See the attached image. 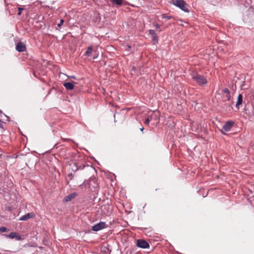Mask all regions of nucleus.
<instances>
[{"mask_svg": "<svg viewBox=\"0 0 254 254\" xmlns=\"http://www.w3.org/2000/svg\"><path fill=\"white\" fill-rule=\"evenodd\" d=\"M84 184L86 186H87L90 188L92 192L97 193L99 190V185L97 183V181L95 179L90 178L86 182L85 181Z\"/></svg>", "mask_w": 254, "mask_h": 254, "instance_id": "nucleus-1", "label": "nucleus"}, {"mask_svg": "<svg viewBox=\"0 0 254 254\" xmlns=\"http://www.w3.org/2000/svg\"><path fill=\"white\" fill-rule=\"evenodd\" d=\"M171 2L185 12H189L190 11L187 7V4L184 0H171Z\"/></svg>", "mask_w": 254, "mask_h": 254, "instance_id": "nucleus-2", "label": "nucleus"}, {"mask_svg": "<svg viewBox=\"0 0 254 254\" xmlns=\"http://www.w3.org/2000/svg\"><path fill=\"white\" fill-rule=\"evenodd\" d=\"M192 79L200 86L204 85L207 82L206 78L204 76L198 74L193 75Z\"/></svg>", "mask_w": 254, "mask_h": 254, "instance_id": "nucleus-3", "label": "nucleus"}, {"mask_svg": "<svg viewBox=\"0 0 254 254\" xmlns=\"http://www.w3.org/2000/svg\"><path fill=\"white\" fill-rule=\"evenodd\" d=\"M234 125V122L233 121H227L225 125H223L221 131L222 133L225 134L224 132H228L231 129V128Z\"/></svg>", "mask_w": 254, "mask_h": 254, "instance_id": "nucleus-4", "label": "nucleus"}, {"mask_svg": "<svg viewBox=\"0 0 254 254\" xmlns=\"http://www.w3.org/2000/svg\"><path fill=\"white\" fill-rule=\"evenodd\" d=\"M107 227V225L105 222H100L98 223L95 224L92 226V230L93 231H98L103 229H104Z\"/></svg>", "mask_w": 254, "mask_h": 254, "instance_id": "nucleus-5", "label": "nucleus"}, {"mask_svg": "<svg viewBox=\"0 0 254 254\" xmlns=\"http://www.w3.org/2000/svg\"><path fill=\"white\" fill-rule=\"evenodd\" d=\"M159 119V115H157L155 112H153L151 115H149L147 119L144 121V124L146 125H149V123L152 120H158Z\"/></svg>", "mask_w": 254, "mask_h": 254, "instance_id": "nucleus-6", "label": "nucleus"}, {"mask_svg": "<svg viewBox=\"0 0 254 254\" xmlns=\"http://www.w3.org/2000/svg\"><path fill=\"white\" fill-rule=\"evenodd\" d=\"M136 246L142 249H146L149 247V244L145 240L139 239L136 241Z\"/></svg>", "mask_w": 254, "mask_h": 254, "instance_id": "nucleus-7", "label": "nucleus"}, {"mask_svg": "<svg viewBox=\"0 0 254 254\" xmlns=\"http://www.w3.org/2000/svg\"><path fill=\"white\" fill-rule=\"evenodd\" d=\"M6 238L10 239H16V240L20 241L23 240L21 237L16 232H11L8 235H4Z\"/></svg>", "mask_w": 254, "mask_h": 254, "instance_id": "nucleus-8", "label": "nucleus"}, {"mask_svg": "<svg viewBox=\"0 0 254 254\" xmlns=\"http://www.w3.org/2000/svg\"><path fill=\"white\" fill-rule=\"evenodd\" d=\"M16 50L19 52H22L26 51V48L23 43L19 42L16 45Z\"/></svg>", "mask_w": 254, "mask_h": 254, "instance_id": "nucleus-9", "label": "nucleus"}, {"mask_svg": "<svg viewBox=\"0 0 254 254\" xmlns=\"http://www.w3.org/2000/svg\"><path fill=\"white\" fill-rule=\"evenodd\" d=\"M77 196V193L76 192H73L70 193V194L65 196L64 198V201L65 202H68Z\"/></svg>", "mask_w": 254, "mask_h": 254, "instance_id": "nucleus-10", "label": "nucleus"}, {"mask_svg": "<svg viewBox=\"0 0 254 254\" xmlns=\"http://www.w3.org/2000/svg\"><path fill=\"white\" fill-rule=\"evenodd\" d=\"M75 82H64L63 84L64 86L67 89L71 90L74 88V84H75Z\"/></svg>", "mask_w": 254, "mask_h": 254, "instance_id": "nucleus-11", "label": "nucleus"}, {"mask_svg": "<svg viewBox=\"0 0 254 254\" xmlns=\"http://www.w3.org/2000/svg\"><path fill=\"white\" fill-rule=\"evenodd\" d=\"M71 165V170L72 171H73L74 172H75L76 171H77L78 170H83L84 169V168L85 167V166H78L77 164L76 163H73V165H71V164L70 165Z\"/></svg>", "mask_w": 254, "mask_h": 254, "instance_id": "nucleus-12", "label": "nucleus"}, {"mask_svg": "<svg viewBox=\"0 0 254 254\" xmlns=\"http://www.w3.org/2000/svg\"><path fill=\"white\" fill-rule=\"evenodd\" d=\"M33 214L31 213H28L24 215H23L19 218V220L26 221L32 217Z\"/></svg>", "mask_w": 254, "mask_h": 254, "instance_id": "nucleus-13", "label": "nucleus"}, {"mask_svg": "<svg viewBox=\"0 0 254 254\" xmlns=\"http://www.w3.org/2000/svg\"><path fill=\"white\" fill-rule=\"evenodd\" d=\"M243 95L241 94H240L238 95V98H237V101L236 103V107L237 109H239V106L241 105L242 104L243 102Z\"/></svg>", "mask_w": 254, "mask_h": 254, "instance_id": "nucleus-14", "label": "nucleus"}, {"mask_svg": "<svg viewBox=\"0 0 254 254\" xmlns=\"http://www.w3.org/2000/svg\"><path fill=\"white\" fill-rule=\"evenodd\" d=\"M222 92L223 93L226 94V97L227 98V100L229 101L231 99V95L229 90L228 88H225L223 90Z\"/></svg>", "mask_w": 254, "mask_h": 254, "instance_id": "nucleus-15", "label": "nucleus"}, {"mask_svg": "<svg viewBox=\"0 0 254 254\" xmlns=\"http://www.w3.org/2000/svg\"><path fill=\"white\" fill-rule=\"evenodd\" d=\"M92 50H93V49L91 46L88 47L87 48V51H86V53H85V55L87 56V57H89L91 55Z\"/></svg>", "mask_w": 254, "mask_h": 254, "instance_id": "nucleus-16", "label": "nucleus"}, {"mask_svg": "<svg viewBox=\"0 0 254 254\" xmlns=\"http://www.w3.org/2000/svg\"><path fill=\"white\" fill-rule=\"evenodd\" d=\"M111 1L118 5H121L123 3V0H111Z\"/></svg>", "mask_w": 254, "mask_h": 254, "instance_id": "nucleus-17", "label": "nucleus"}, {"mask_svg": "<svg viewBox=\"0 0 254 254\" xmlns=\"http://www.w3.org/2000/svg\"><path fill=\"white\" fill-rule=\"evenodd\" d=\"M148 32H149V34L151 35L152 36L157 35L155 30H154L153 29H150Z\"/></svg>", "mask_w": 254, "mask_h": 254, "instance_id": "nucleus-18", "label": "nucleus"}, {"mask_svg": "<svg viewBox=\"0 0 254 254\" xmlns=\"http://www.w3.org/2000/svg\"><path fill=\"white\" fill-rule=\"evenodd\" d=\"M162 18H167V19H171V18H173V16H167L166 14H162Z\"/></svg>", "mask_w": 254, "mask_h": 254, "instance_id": "nucleus-19", "label": "nucleus"}, {"mask_svg": "<svg viewBox=\"0 0 254 254\" xmlns=\"http://www.w3.org/2000/svg\"><path fill=\"white\" fill-rule=\"evenodd\" d=\"M152 40L155 43H158V36L157 35L153 36Z\"/></svg>", "mask_w": 254, "mask_h": 254, "instance_id": "nucleus-20", "label": "nucleus"}, {"mask_svg": "<svg viewBox=\"0 0 254 254\" xmlns=\"http://www.w3.org/2000/svg\"><path fill=\"white\" fill-rule=\"evenodd\" d=\"M24 9V8L23 7H18V12L17 14L18 15H21L22 10H23Z\"/></svg>", "mask_w": 254, "mask_h": 254, "instance_id": "nucleus-21", "label": "nucleus"}, {"mask_svg": "<svg viewBox=\"0 0 254 254\" xmlns=\"http://www.w3.org/2000/svg\"><path fill=\"white\" fill-rule=\"evenodd\" d=\"M244 113H245V114H246L248 116H251V114H250V112L248 111V109L246 107H245L244 108Z\"/></svg>", "mask_w": 254, "mask_h": 254, "instance_id": "nucleus-22", "label": "nucleus"}, {"mask_svg": "<svg viewBox=\"0 0 254 254\" xmlns=\"http://www.w3.org/2000/svg\"><path fill=\"white\" fill-rule=\"evenodd\" d=\"M64 20L63 19H61L60 21V23L58 24V26L60 28L62 26V25L63 24V23H64Z\"/></svg>", "mask_w": 254, "mask_h": 254, "instance_id": "nucleus-23", "label": "nucleus"}, {"mask_svg": "<svg viewBox=\"0 0 254 254\" xmlns=\"http://www.w3.org/2000/svg\"><path fill=\"white\" fill-rule=\"evenodd\" d=\"M7 231V228L5 227H1L0 228V232H4Z\"/></svg>", "mask_w": 254, "mask_h": 254, "instance_id": "nucleus-24", "label": "nucleus"}, {"mask_svg": "<svg viewBox=\"0 0 254 254\" xmlns=\"http://www.w3.org/2000/svg\"><path fill=\"white\" fill-rule=\"evenodd\" d=\"M154 26L155 27V28H156L157 29H158V30H159V32L162 31V30L160 29V26H159V24H157V23H154Z\"/></svg>", "mask_w": 254, "mask_h": 254, "instance_id": "nucleus-25", "label": "nucleus"}, {"mask_svg": "<svg viewBox=\"0 0 254 254\" xmlns=\"http://www.w3.org/2000/svg\"><path fill=\"white\" fill-rule=\"evenodd\" d=\"M131 49V47L130 46H129V45H128L127 46V48L126 49V51H128V52H130Z\"/></svg>", "mask_w": 254, "mask_h": 254, "instance_id": "nucleus-26", "label": "nucleus"}, {"mask_svg": "<svg viewBox=\"0 0 254 254\" xmlns=\"http://www.w3.org/2000/svg\"><path fill=\"white\" fill-rule=\"evenodd\" d=\"M71 77L73 79H75V76H71Z\"/></svg>", "mask_w": 254, "mask_h": 254, "instance_id": "nucleus-27", "label": "nucleus"}, {"mask_svg": "<svg viewBox=\"0 0 254 254\" xmlns=\"http://www.w3.org/2000/svg\"><path fill=\"white\" fill-rule=\"evenodd\" d=\"M143 129H144V128H143V127H142L140 128V130H141V131H143Z\"/></svg>", "mask_w": 254, "mask_h": 254, "instance_id": "nucleus-28", "label": "nucleus"}, {"mask_svg": "<svg viewBox=\"0 0 254 254\" xmlns=\"http://www.w3.org/2000/svg\"><path fill=\"white\" fill-rule=\"evenodd\" d=\"M96 58H97V57L94 56V57L93 58V59H95Z\"/></svg>", "mask_w": 254, "mask_h": 254, "instance_id": "nucleus-29", "label": "nucleus"}, {"mask_svg": "<svg viewBox=\"0 0 254 254\" xmlns=\"http://www.w3.org/2000/svg\"><path fill=\"white\" fill-rule=\"evenodd\" d=\"M69 175L70 176V177H72V174H70Z\"/></svg>", "mask_w": 254, "mask_h": 254, "instance_id": "nucleus-30", "label": "nucleus"}]
</instances>
